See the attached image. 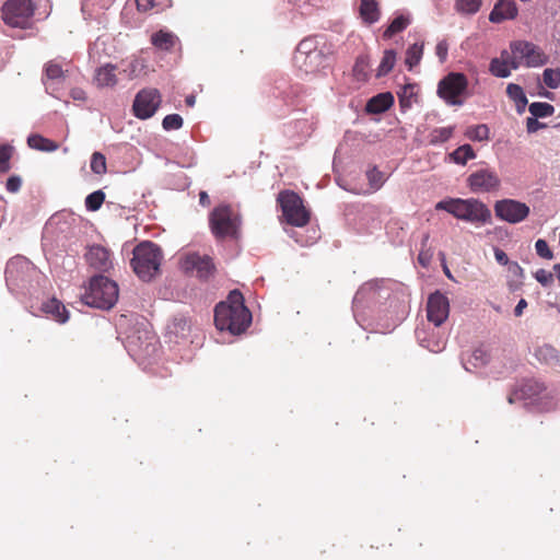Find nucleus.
<instances>
[{"label":"nucleus","mask_w":560,"mask_h":560,"mask_svg":"<svg viewBox=\"0 0 560 560\" xmlns=\"http://www.w3.org/2000/svg\"><path fill=\"white\" fill-rule=\"evenodd\" d=\"M352 312L363 329L383 334L392 331L409 314L408 294L394 281L371 280L358 289L352 301Z\"/></svg>","instance_id":"f257e3e1"},{"label":"nucleus","mask_w":560,"mask_h":560,"mask_svg":"<svg viewBox=\"0 0 560 560\" xmlns=\"http://www.w3.org/2000/svg\"><path fill=\"white\" fill-rule=\"evenodd\" d=\"M250 323L252 313L245 306L243 294L238 290L231 291L226 301L220 302L214 308V324L220 331L241 335Z\"/></svg>","instance_id":"f03ea898"},{"label":"nucleus","mask_w":560,"mask_h":560,"mask_svg":"<svg viewBox=\"0 0 560 560\" xmlns=\"http://www.w3.org/2000/svg\"><path fill=\"white\" fill-rule=\"evenodd\" d=\"M124 346L129 355L144 370L159 358L158 337L144 323L137 325L127 334Z\"/></svg>","instance_id":"7ed1b4c3"},{"label":"nucleus","mask_w":560,"mask_h":560,"mask_svg":"<svg viewBox=\"0 0 560 560\" xmlns=\"http://www.w3.org/2000/svg\"><path fill=\"white\" fill-rule=\"evenodd\" d=\"M322 39L318 36H310L296 46L293 63L301 73L316 74L328 66L329 49Z\"/></svg>","instance_id":"20e7f679"},{"label":"nucleus","mask_w":560,"mask_h":560,"mask_svg":"<svg viewBox=\"0 0 560 560\" xmlns=\"http://www.w3.org/2000/svg\"><path fill=\"white\" fill-rule=\"evenodd\" d=\"M436 210H443L458 220L470 223L485 224L491 219L490 209L476 198H447L435 205Z\"/></svg>","instance_id":"39448f33"},{"label":"nucleus","mask_w":560,"mask_h":560,"mask_svg":"<svg viewBox=\"0 0 560 560\" xmlns=\"http://www.w3.org/2000/svg\"><path fill=\"white\" fill-rule=\"evenodd\" d=\"M119 296L118 284L103 275L91 278L89 288L82 295L84 304L100 310H110Z\"/></svg>","instance_id":"423d86ee"},{"label":"nucleus","mask_w":560,"mask_h":560,"mask_svg":"<svg viewBox=\"0 0 560 560\" xmlns=\"http://www.w3.org/2000/svg\"><path fill=\"white\" fill-rule=\"evenodd\" d=\"M557 395L558 390L556 388H548L542 382L530 378L525 380L509 396V402L529 400L530 404H536L538 409L545 410L558 405V400H555Z\"/></svg>","instance_id":"0eeeda50"},{"label":"nucleus","mask_w":560,"mask_h":560,"mask_svg":"<svg viewBox=\"0 0 560 560\" xmlns=\"http://www.w3.org/2000/svg\"><path fill=\"white\" fill-rule=\"evenodd\" d=\"M162 260L160 247L152 242H142L133 249L131 266L143 281H150L159 271Z\"/></svg>","instance_id":"6e6552de"},{"label":"nucleus","mask_w":560,"mask_h":560,"mask_svg":"<svg viewBox=\"0 0 560 560\" xmlns=\"http://www.w3.org/2000/svg\"><path fill=\"white\" fill-rule=\"evenodd\" d=\"M242 220L238 213L234 212L228 205L215 207L209 215V225L217 238L235 236L241 226Z\"/></svg>","instance_id":"1a4fd4ad"},{"label":"nucleus","mask_w":560,"mask_h":560,"mask_svg":"<svg viewBox=\"0 0 560 560\" xmlns=\"http://www.w3.org/2000/svg\"><path fill=\"white\" fill-rule=\"evenodd\" d=\"M37 273L35 266L23 256H14L5 267V282L11 291L26 288Z\"/></svg>","instance_id":"9d476101"},{"label":"nucleus","mask_w":560,"mask_h":560,"mask_svg":"<svg viewBox=\"0 0 560 560\" xmlns=\"http://www.w3.org/2000/svg\"><path fill=\"white\" fill-rule=\"evenodd\" d=\"M278 202L288 224L301 228L308 223L310 212L298 194L291 190L281 191L278 195Z\"/></svg>","instance_id":"9b49d317"},{"label":"nucleus","mask_w":560,"mask_h":560,"mask_svg":"<svg viewBox=\"0 0 560 560\" xmlns=\"http://www.w3.org/2000/svg\"><path fill=\"white\" fill-rule=\"evenodd\" d=\"M468 88V80L464 73L450 72L438 84L436 93L447 105L462 106L460 96Z\"/></svg>","instance_id":"f8f14e48"},{"label":"nucleus","mask_w":560,"mask_h":560,"mask_svg":"<svg viewBox=\"0 0 560 560\" xmlns=\"http://www.w3.org/2000/svg\"><path fill=\"white\" fill-rule=\"evenodd\" d=\"M34 11L32 0H7L2 7V20L11 27L26 28Z\"/></svg>","instance_id":"ddd939ff"},{"label":"nucleus","mask_w":560,"mask_h":560,"mask_svg":"<svg viewBox=\"0 0 560 560\" xmlns=\"http://www.w3.org/2000/svg\"><path fill=\"white\" fill-rule=\"evenodd\" d=\"M162 103V95L158 89L144 88L140 90L133 100V115L141 120L151 118Z\"/></svg>","instance_id":"4468645a"},{"label":"nucleus","mask_w":560,"mask_h":560,"mask_svg":"<svg viewBox=\"0 0 560 560\" xmlns=\"http://www.w3.org/2000/svg\"><path fill=\"white\" fill-rule=\"evenodd\" d=\"M494 213L502 221L517 224L529 215L530 209L525 202L505 198L495 201Z\"/></svg>","instance_id":"2eb2a0df"},{"label":"nucleus","mask_w":560,"mask_h":560,"mask_svg":"<svg viewBox=\"0 0 560 560\" xmlns=\"http://www.w3.org/2000/svg\"><path fill=\"white\" fill-rule=\"evenodd\" d=\"M467 185L474 194H487L497 191L501 186V179L495 171L483 167L469 174Z\"/></svg>","instance_id":"dca6fc26"},{"label":"nucleus","mask_w":560,"mask_h":560,"mask_svg":"<svg viewBox=\"0 0 560 560\" xmlns=\"http://www.w3.org/2000/svg\"><path fill=\"white\" fill-rule=\"evenodd\" d=\"M512 55H518L527 68H538L548 62V56L535 44L527 40H515L510 45Z\"/></svg>","instance_id":"f3484780"},{"label":"nucleus","mask_w":560,"mask_h":560,"mask_svg":"<svg viewBox=\"0 0 560 560\" xmlns=\"http://www.w3.org/2000/svg\"><path fill=\"white\" fill-rule=\"evenodd\" d=\"M182 268L186 272L195 273L198 278L207 280L214 271L212 259L207 255H199L198 253L187 254L182 260Z\"/></svg>","instance_id":"a211bd4d"},{"label":"nucleus","mask_w":560,"mask_h":560,"mask_svg":"<svg viewBox=\"0 0 560 560\" xmlns=\"http://www.w3.org/2000/svg\"><path fill=\"white\" fill-rule=\"evenodd\" d=\"M448 313V299L439 291L430 294L427 303L428 320L434 324L435 327H439L447 319Z\"/></svg>","instance_id":"6ab92c4d"},{"label":"nucleus","mask_w":560,"mask_h":560,"mask_svg":"<svg viewBox=\"0 0 560 560\" xmlns=\"http://www.w3.org/2000/svg\"><path fill=\"white\" fill-rule=\"evenodd\" d=\"M84 258L90 268L101 273L108 272L114 267L112 253L98 244L88 246Z\"/></svg>","instance_id":"aec40b11"},{"label":"nucleus","mask_w":560,"mask_h":560,"mask_svg":"<svg viewBox=\"0 0 560 560\" xmlns=\"http://www.w3.org/2000/svg\"><path fill=\"white\" fill-rule=\"evenodd\" d=\"M518 8L514 0H498L489 14L491 23L500 24L516 19Z\"/></svg>","instance_id":"412c9836"},{"label":"nucleus","mask_w":560,"mask_h":560,"mask_svg":"<svg viewBox=\"0 0 560 560\" xmlns=\"http://www.w3.org/2000/svg\"><path fill=\"white\" fill-rule=\"evenodd\" d=\"M416 336L419 345L433 353H439L445 348L446 339L435 334L434 329L429 331L425 328H417Z\"/></svg>","instance_id":"4be33fe9"},{"label":"nucleus","mask_w":560,"mask_h":560,"mask_svg":"<svg viewBox=\"0 0 560 560\" xmlns=\"http://www.w3.org/2000/svg\"><path fill=\"white\" fill-rule=\"evenodd\" d=\"M65 79V71L61 66L55 61L45 65V79L43 80L46 91L55 97H58L57 85Z\"/></svg>","instance_id":"5701e85b"},{"label":"nucleus","mask_w":560,"mask_h":560,"mask_svg":"<svg viewBox=\"0 0 560 560\" xmlns=\"http://www.w3.org/2000/svg\"><path fill=\"white\" fill-rule=\"evenodd\" d=\"M394 104V96L390 92H383L372 96L366 105L365 110L369 114H382L390 108Z\"/></svg>","instance_id":"b1692460"},{"label":"nucleus","mask_w":560,"mask_h":560,"mask_svg":"<svg viewBox=\"0 0 560 560\" xmlns=\"http://www.w3.org/2000/svg\"><path fill=\"white\" fill-rule=\"evenodd\" d=\"M359 13L362 21L369 25L376 23L381 18L376 0H360Z\"/></svg>","instance_id":"393cba45"},{"label":"nucleus","mask_w":560,"mask_h":560,"mask_svg":"<svg viewBox=\"0 0 560 560\" xmlns=\"http://www.w3.org/2000/svg\"><path fill=\"white\" fill-rule=\"evenodd\" d=\"M535 358L549 366L560 365L559 351L551 345H542L535 350Z\"/></svg>","instance_id":"a878e982"},{"label":"nucleus","mask_w":560,"mask_h":560,"mask_svg":"<svg viewBox=\"0 0 560 560\" xmlns=\"http://www.w3.org/2000/svg\"><path fill=\"white\" fill-rule=\"evenodd\" d=\"M116 67L107 63L103 67H100L95 72V83L98 88H109L114 86L117 83L116 78Z\"/></svg>","instance_id":"bb28decb"},{"label":"nucleus","mask_w":560,"mask_h":560,"mask_svg":"<svg viewBox=\"0 0 560 560\" xmlns=\"http://www.w3.org/2000/svg\"><path fill=\"white\" fill-rule=\"evenodd\" d=\"M418 86L415 83H407L397 92L399 106L402 112H407L417 102Z\"/></svg>","instance_id":"cd10ccee"},{"label":"nucleus","mask_w":560,"mask_h":560,"mask_svg":"<svg viewBox=\"0 0 560 560\" xmlns=\"http://www.w3.org/2000/svg\"><path fill=\"white\" fill-rule=\"evenodd\" d=\"M43 311L54 317L55 320L63 324L69 319V313L65 305L57 299H50L43 304Z\"/></svg>","instance_id":"c85d7f7f"},{"label":"nucleus","mask_w":560,"mask_h":560,"mask_svg":"<svg viewBox=\"0 0 560 560\" xmlns=\"http://www.w3.org/2000/svg\"><path fill=\"white\" fill-rule=\"evenodd\" d=\"M508 96L515 103L516 112L523 114L528 104L523 88L516 83H509L506 86Z\"/></svg>","instance_id":"c756f323"},{"label":"nucleus","mask_w":560,"mask_h":560,"mask_svg":"<svg viewBox=\"0 0 560 560\" xmlns=\"http://www.w3.org/2000/svg\"><path fill=\"white\" fill-rule=\"evenodd\" d=\"M27 144L31 149L42 152H54L58 149V143L43 137L38 133H32L27 137Z\"/></svg>","instance_id":"7c9ffc66"},{"label":"nucleus","mask_w":560,"mask_h":560,"mask_svg":"<svg viewBox=\"0 0 560 560\" xmlns=\"http://www.w3.org/2000/svg\"><path fill=\"white\" fill-rule=\"evenodd\" d=\"M177 42V36L172 32L159 31L151 36V43L159 49L171 50Z\"/></svg>","instance_id":"2f4dec72"},{"label":"nucleus","mask_w":560,"mask_h":560,"mask_svg":"<svg viewBox=\"0 0 560 560\" xmlns=\"http://www.w3.org/2000/svg\"><path fill=\"white\" fill-rule=\"evenodd\" d=\"M448 160L457 165H465L469 160L476 158V153L470 144L459 145L447 155Z\"/></svg>","instance_id":"473e14b6"},{"label":"nucleus","mask_w":560,"mask_h":560,"mask_svg":"<svg viewBox=\"0 0 560 560\" xmlns=\"http://www.w3.org/2000/svg\"><path fill=\"white\" fill-rule=\"evenodd\" d=\"M410 24L409 16H406L404 14L397 15L390 24L387 26V28L384 31L383 36L385 38H390L395 34L402 32L408 25Z\"/></svg>","instance_id":"72a5a7b5"},{"label":"nucleus","mask_w":560,"mask_h":560,"mask_svg":"<svg viewBox=\"0 0 560 560\" xmlns=\"http://www.w3.org/2000/svg\"><path fill=\"white\" fill-rule=\"evenodd\" d=\"M423 55V44L415 43L406 50L405 63L409 70H412L421 61Z\"/></svg>","instance_id":"f704fd0d"},{"label":"nucleus","mask_w":560,"mask_h":560,"mask_svg":"<svg viewBox=\"0 0 560 560\" xmlns=\"http://www.w3.org/2000/svg\"><path fill=\"white\" fill-rule=\"evenodd\" d=\"M489 72L497 78L505 79L511 75V70L509 68L508 60L492 58L489 65Z\"/></svg>","instance_id":"c9c22d12"},{"label":"nucleus","mask_w":560,"mask_h":560,"mask_svg":"<svg viewBox=\"0 0 560 560\" xmlns=\"http://www.w3.org/2000/svg\"><path fill=\"white\" fill-rule=\"evenodd\" d=\"M396 62V51L394 49H387L384 51L381 63L377 68L376 77L381 78L388 74Z\"/></svg>","instance_id":"e433bc0d"},{"label":"nucleus","mask_w":560,"mask_h":560,"mask_svg":"<svg viewBox=\"0 0 560 560\" xmlns=\"http://www.w3.org/2000/svg\"><path fill=\"white\" fill-rule=\"evenodd\" d=\"M454 129V126L434 128L430 133L429 143L432 145H438L440 143L446 142L452 138Z\"/></svg>","instance_id":"4c0bfd02"},{"label":"nucleus","mask_w":560,"mask_h":560,"mask_svg":"<svg viewBox=\"0 0 560 560\" xmlns=\"http://www.w3.org/2000/svg\"><path fill=\"white\" fill-rule=\"evenodd\" d=\"M482 4V0H456L455 10L464 15L476 14Z\"/></svg>","instance_id":"58836bf2"},{"label":"nucleus","mask_w":560,"mask_h":560,"mask_svg":"<svg viewBox=\"0 0 560 560\" xmlns=\"http://www.w3.org/2000/svg\"><path fill=\"white\" fill-rule=\"evenodd\" d=\"M528 110L536 118H546L553 115L555 107L546 102H534L529 104Z\"/></svg>","instance_id":"ea45409f"},{"label":"nucleus","mask_w":560,"mask_h":560,"mask_svg":"<svg viewBox=\"0 0 560 560\" xmlns=\"http://www.w3.org/2000/svg\"><path fill=\"white\" fill-rule=\"evenodd\" d=\"M465 136L472 141H485L489 138V128L485 124L469 127Z\"/></svg>","instance_id":"a19ab883"},{"label":"nucleus","mask_w":560,"mask_h":560,"mask_svg":"<svg viewBox=\"0 0 560 560\" xmlns=\"http://www.w3.org/2000/svg\"><path fill=\"white\" fill-rule=\"evenodd\" d=\"M104 200H105L104 191L101 189L95 190L86 196L85 208L89 211H93V212L97 211L102 207Z\"/></svg>","instance_id":"79ce46f5"},{"label":"nucleus","mask_w":560,"mask_h":560,"mask_svg":"<svg viewBox=\"0 0 560 560\" xmlns=\"http://www.w3.org/2000/svg\"><path fill=\"white\" fill-rule=\"evenodd\" d=\"M544 83L552 90H556L560 86V69L547 68L542 72Z\"/></svg>","instance_id":"37998d69"},{"label":"nucleus","mask_w":560,"mask_h":560,"mask_svg":"<svg viewBox=\"0 0 560 560\" xmlns=\"http://www.w3.org/2000/svg\"><path fill=\"white\" fill-rule=\"evenodd\" d=\"M369 59L366 56H359L353 66V75L359 81L368 79Z\"/></svg>","instance_id":"c03bdc74"},{"label":"nucleus","mask_w":560,"mask_h":560,"mask_svg":"<svg viewBox=\"0 0 560 560\" xmlns=\"http://www.w3.org/2000/svg\"><path fill=\"white\" fill-rule=\"evenodd\" d=\"M91 170L96 175H103L106 173V158L101 152H94L91 156Z\"/></svg>","instance_id":"a18cd8bd"},{"label":"nucleus","mask_w":560,"mask_h":560,"mask_svg":"<svg viewBox=\"0 0 560 560\" xmlns=\"http://www.w3.org/2000/svg\"><path fill=\"white\" fill-rule=\"evenodd\" d=\"M168 329L171 334L185 338L189 331V322L185 317L174 318Z\"/></svg>","instance_id":"49530a36"},{"label":"nucleus","mask_w":560,"mask_h":560,"mask_svg":"<svg viewBox=\"0 0 560 560\" xmlns=\"http://www.w3.org/2000/svg\"><path fill=\"white\" fill-rule=\"evenodd\" d=\"M184 120L178 114H170L163 118L162 127L164 130H178L183 127Z\"/></svg>","instance_id":"de8ad7c7"},{"label":"nucleus","mask_w":560,"mask_h":560,"mask_svg":"<svg viewBox=\"0 0 560 560\" xmlns=\"http://www.w3.org/2000/svg\"><path fill=\"white\" fill-rule=\"evenodd\" d=\"M366 177H368L370 186L374 190L380 189L383 186V184L385 183L384 174L381 171H378L376 167H372L371 170H369L366 172Z\"/></svg>","instance_id":"09e8293b"},{"label":"nucleus","mask_w":560,"mask_h":560,"mask_svg":"<svg viewBox=\"0 0 560 560\" xmlns=\"http://www.w3.org/2000/svg\"><path fill=\"white\" fill-rule=\"evenodd\" d=\"M488 361L489 353L482 347L476 348L469 359V363L475 368L483 366L488 363Z\"/></svg>","instance_id":"8fccbe9b"},{"label":"nucleus","mask_w":560,"mask_h":560,"mask_svg":"<svg viewBox=\"0 0 560 560\" xmlns=\"http://www.w3.org/2000/svg\"><path fill=\"white\" fill-rule=\"evenodd\" d=\"M13 148L9 144L0 145V172H7L10 168L9 161L12 156Z\"/></svg>","instance_id":"3c124183"},{"label":"nucleus","mask_w":560,"mask_h":560,"mask_svg":"<svg viewBox=\"0 0 560 560\" xmlns=\"http://www.w3.org/2000/svg\"><path fill=\"white\" fill-rule=\"evenodd\" d=\"M535 249H536L537 255L544 259L550 260L553 258L552 250L549 248L548 243L542 238H539L536 241Z\"/></svg>","instance_id":"603ef678"},{"label":"nucleus","mask_w":560,"mask_h":560,"mask_svg":"<svg viewBox=\"0 0 560 560\" xmlns=\"http://www.w3.org/2000/svg\"><path fill=\"white\" fill-rule=\"evenodd\" d=\"M534 277L542 287H549L553 281V275L542 268L538 269Z\"/></svg>","instance_id":"864d4df0"},{"label":"nucleus","mask_w":560,"mask_h":560,"mask_svg":"<svg viewBox=\"0 0 560 560\" xmlns=\"http://www.w3.org/2000/svg\"><path fill=\"white\" fill-rule=\"evenodd\" d=\"M22 179L20 176L12 175L7 179L5 188L10 192H18L21 188Z\"/></svg>","instance_id":"5fc2aeb1"},{"label":"nucleus","mask_w":560,"mask_h":560,"mask_svg":"<svg viewBox=\"0 0 560 560\" xmlns=\"http://www.w3.org/2000/svg\"><path fill=\"white\" fill-rule=\"evenodd\" d=\"M448 44L445 39L440 40L435 47V54L441 62H444L447 58Z\"/></svg>","instance_id":"6e6d98bb"},{"label":"nucleus","mask_w":560,"mask_h":560,"mask_svg":"<svg viewBox=\"0 0 560 560\" xmlns=\"http://www.w3.org/2000/svg\"><path fill=\"white\" fill-rule=\"evenodd\" d=\"M508 271L512 277H514L518 280L524 279V269L516 261H511L509 264Z\"/></svg>","instance_id":"4d7b16f0"},{"label":"nucleus","mask_w":560,"mask_h":560,"mask_svg":"<svg viewBox=\"0 0 560 560\" xmlns=\"http://www.w3.org/2000/svg\"><path fill=\"white\" fill-rule=\"evenodd\" d=\"M545 125L538 121V118L530 116L526 119V129L528 133H534L544 128Z\"/></svg>","instance_id":"13d9d810"},{"label":"nucleus","mask_w":560,"mask_h":560,"mask_svg":"<svg viewBox=\"0 0 560 560\" xmlns=\"http://www.w3.org/2000/svg\"><path fill=\"white\" fill-rule=\"evenodd\" d=\"M494 258L497 262L502 266H509V264L511 262L506 253L498 247L494 248Z\"/></svg>","instance_id":"bf43d9fd"},{"label":"nucleus","mask_w":560,"mask_h":560,"mask_svg":"<svg viewBox=\"0 0 560 560\" xmlns=\"http://www.w3.org/2000/svg\"><path fill=\"white\" fill-rule=\"evenodd\" d=\"M70 96L74 100V101H85L86 100V93L84 90L80 89V88H74L70 91Z\"/></svg>","instance_id":"052dcab7"},{"label":"nucleus","mask_w":560,"mask_h":560,"mask_svg":"<svg viewBox=\"0 0 560 560\" xmlns=\"http://www.w3.org/2000/svg\"><path fill=\"white\" fill-rule=\"evenodd\" d=\"M136 4L139 11H148L153 8L154 0H136Z\"/></svg>","instance_id":"680f3d73"},{"label":"nucleus","mask_w":560,"mask_h":560,"mask_svg":"<svg viewBox=\"0 0 560 560\" xmlns=\"http://www.w3.org/2000/svg\"><path fill=\"white\" fill-rule=\"evenodd\" d=\"M508 60V63H509V68L510 70L513 69V70H517L521 66V60L518 55H513V56H510Z\"/></svg>","instance_id":"e2e57ef3"},{"label":"nucleus","mask_w":560,"mask_h":560,"mask_svg":"<svg viewBox=\"0 0 560 560\" xmlns=\"http://www.w3.org/2000/svg\"><path fill=\"white\" fill-rule=\"evenodd\" d=\"M526 307H527V302H526V300H525V299H521V300L518 301V303L516 304L515 308H514V315H515V316H517V317L522 316L523 311H524V308H526Z\"/></svg>","instance_id":"0e129e2a"},{"label":"nucleus","mask_w":560,"mask_h":560,"mask_svg":"<svg viewBox=\"0 0 560 560\" xmlns=\"http://www.w3.org/2000/svg\"><path fill=\"white\" fill-rule=\"evenodd\" d=\"M199 202L202 205V206H207L210 203V199H209V196L206 191H200L199 194Z\"/></svg>","instance_id":"69168bd1"},{"label":"nucleus","mask_w":560,"mask_h":560,"mask_svg":"<svg viewBox=\"0 0 560 560\" xmlns=\"http://www.w3.org/2000/svg\"><path fill=\"white\" fill-rule=\"evenodd\" d=\"M185 103L187 106L192 107L196 104V96L190 94L186 97Z\"/></svg>","instance_id":"338daca9"},{"label":"nucleus","mask_w":560,"mask_h":560,"mask_svg":"<svg viewBox=\"0 0 560 560\" xmlns=\"http://www.w3.org/2000/svg\"><path fill=\"white\" fill-rule=\"evenodd\" d=\"M553 270H555V272H556L557 279H558V280H559V282H560V262H559V264H556V265L553 266Z\"/></svg>","instance_id":"774afa93"}]
</instances>
